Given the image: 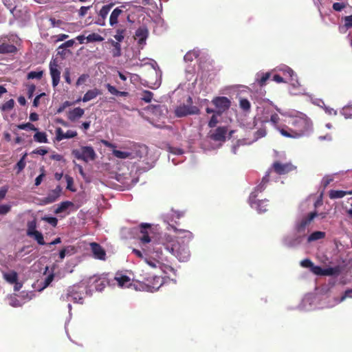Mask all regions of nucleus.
I'll list each match as a JSON object with an SVG mask.
<instances>
[{
	"instance_id": "f257e3e1",
	"label": "nucleus",
	"mask_w": 352,
	"mask_h": 352,
	"mask_svg": "<svg viewBox=\"0 0 352 352\" xmlns=\"http://www.w3.org/2000/svg\"><path fill=\"white\" fill-rule=\"evenodd\" d=\"M177 234L175 239L170 236L166 237L165 248L177 258L179 261H187L190 257L188 243L193 238L192 233L187 230L172 226Z\"/></svg>"
},
{
	"instance_id": "f03ea898",
	"label": "nucleus",
	"mask_w": 352,
	"mask_h": 352,
	"mask_svg": "<svg viewBox=\"0 0 352 352\" xmlns=\"http://www.w3.org/2000/svg\"><path fill=\"white\" fill-rule=\"evenodd\" d=\"M288 124L289 126L277 127L280 134L286 138L298 139L309 135L312 131V122L305 115L291 117Z\"/></svg>"
},
{
	"instance_id": "7ed1b4c3",
	"label": "nucleus",
	"mask_w": 352,
	"mask_h": 352,
	"mask_svg": "<svg viewBox=\"0 0 352 352\" xmlns=\"http://www.w3.org/2000/svg\"><path fill=\"white\" fill-rule=\"evenodd\" d=\"M72 155L76 160H82L86 163L94 161L97 157L94 148L91 146H82L79 148L73 149Z\"/></svg>"
},
{
	"instance_id": "20e7f679",
	"label": "nucleus",
	"mask_w": 352,
	"mask_h": 352,
	"mask_svg": "<svg viewBox=\"0 0 352 352\" xmlns=\"http://www.w3.org/2000/svg\"><path fill=\"white\" fill-rule=\"evenodd\" d=\"M188 104H181L175 109V115L177 118H182L189 115H198L200 113L199 109L192 105V99L189 96L187 99Z\"/></svg>"
},
{
	"instance_id": "39448f33",
	"label": "nucleus",
	"mask_w": 352,
	"mask_h": 352,
	"mask_svg": "<svg viewBox=\"0 0 352 352\" xmlns=\"http://www.w3.org/2000/svg\"><path fill=\"white\" fill-rule=\"evenodd\" d=\"M211 102L216 108L215 113L219 116L228 110L231 106L230 100L226 96H216Z\"/></svg>"
},
{
	"instance_id": "423d86ee",
	"label": "nucleus",
	"mask_w": 352,
	"mask_h": 352,
	"mask_svg": "<svg viewBox=\"0 0 352 352\" xmlns=\"http://www.w3.org/2000/svg\"><path fill=\"white\" fill-rule=\"evenodd\" d=\"M79 289L80 287L78 285L69 287L67 289L66 294L62 295L60 298L63 301L72 300L74 302L82 304L83 298Z\"/></svg>"
},
{
	"instance_id": "0eeeda50",
	"label": "nucleus",
	"mask_w": 352,
	"mask_h": 352,
	"mask_svg": "<svg viewBox=\"0 0 352 352\" xmlns=\"http://www.w3.org/2000/svg\"><path fill=\"white\" fill-rule=\"evenodd\" d=\"M154 253L148 254L145 253L144 262L151 268L157 269L163 267V260L161 254L160 255L158 252L156 251L155 255Z\"/></svg>"
},
{
	"instance_id": "6e6552de",
	"label": "nucleus",
	"mask_w": 352,
	"mask_h": 352,
	"mask_svg": "<svg viewBox=\"0 0 352 352\" xmlns=\"http://www.w3.org/2000/svg\"><path fill=\"white\" fill-rule=\"evenodd\" d=\"M114 279L117 281L118 286L120 287H130L133 286L136 290H141L140 287L138 284V283H139L138 281L134 282L133 280V283H131V278L128 276L120 272L116 274Z\"/></svg>"
},
{
	"instance_id": "1a4fd4ad",
	"label": "nucleus",
	"mask_w": 352,
	"mask_h": 352,
	"mask_svg": "<svg viewBox=\"0 0 352 352\" xmlns=\"http://www.w3.org/2000/svg\"><path fill=\"white\" fill-rule=\"evenodd\" d=\"M296 167L292 163H281L278 161L274 162L269 170L274 171L276 174L281 175L287 174L294 170Z\"/></svg>"
},
{
	"instance_id": "9d476101",
	"label": "nucleus",
	"mask_w": 352,
	"mask_h": 352,
	"mask_svg": "<svg viewBox=\"0 0 352 352\" xmlns=\"http://www.w3.org/2000/svg\"><path fill=\"white\" fill-rule=\"evenodd\" d=\"M50 72L52 79V86L56 87L60 82V67L56 59L51 60L50 63Z\"/></svg>"
},
{
	"instance_id": "9b49d317",
	"label": "nucleus",
	"mask_w": 352,
	"mask_h": 352,
	"mask_svg": "<svg viewBox=\"0 0 352 352\" xmlns=\"http://www.w3.org/2000/svg\"><path fill=\"white\" fill-rule=\"evenodd\" d=\"M228 131V126H218L215 130L209 132L208 137L215 142H225Z\"/></svg>"
},
{
	"instance_id": "f8f14e48",
	"label": "nucleus",
	"mask_w": 352,
	"mask_h": 352,
	"mask_svg": "<svg viewBox=\"0 0 352 352\" xmlns=\"http://www.w3.org/2000/svg\"><path fill=\"white\" fill-rule=\"evenodd\" d=\"M17 51V47L7 37H0V54H14Z\"/></svg>"
},
{
	"instance_id": "ddd939ff",
	"label": "nucleus",
	"mask_w": 352,
	"mask_h": 352,
	"mask_svg": "<svg viewBox=\"0 0 352 352\" xmlns=\"http://www.w3.org/2000/svg\"><path fill=\"white\" fill-rule=\"evenodd\" d=\"M101 143L106 147L112 149V154L117 158L119 159H126L131 157V153L129 152H124L119 150H116V146L114 144L109 142L107 140H102Z\"/></svg>"
},
{
	"instance_id": "4468645a",
	"label": "nucleus",
	"mask_w": 352,
	"mask_h": 352,
	"mask_svg": "<svg viewBox=\"0 0 352 352\" xmlns=\"http://www.w3.org/2000/svg\"><path fill=\"white\" fill-rule=\"evenodd\" d=\"M113 6V3H109L104 5L98 12V16L96 23L100 26L105 25L106 19L109 14L110 10Z\"/></svg>"
},
{
	"instance_id": "2eb2a0df",
	"label": "nucleus",
	"mask_w": 352,
	"mask_h": 352,
	"mask_svg": "<svg viewBox=\"0 0 352 352\" xmlns=\"http://www.w3.org/2000/svg\"><path fill=\"white\" fill-rule=\"evenodd\" d=\"M270 170H268L266 173L265 175L263 177L261 184L258 185L255 188L254 190L250 194V201H252L253 202V199H256L258 194L259 192H263L265 189L267 184L270 181Z\"/></svg>"
},
{
	"instance_id": "dca6fc26",
	"label": "nucleus",
	"mask_w": 352,
	"mask_h": 352,
	"mask_svg": "<svg viewBox=\"0 0 352 352\" xmlns=\"http://www.w3.org/2000/svg\"><path fill=\"white\" fill-rule=\"evenodd\" d=\"M91 252L95 258L104 261L106 259V252L104 249L96 242L90 243Z\"/></svg>"
},
{
	"instance_id": "f3484780",
	"label": "nucleus",
	"mask_w": 352,
	"mask_h": 352,
	"mask_svg": "<svg viewBox=\"0 0 352 352\" xmlns=\"http://www.w3.org/2000/svg\"><path fill=\"white\" fill-rule=\"evenodd\" d=\"M62 188L57 186L55 189L50 190L47 195L42 199L44 204H49L54 202L60 195Z\"/></svg>"
},
{
	"instance_id": "a211bd4d",
	"label": "nucleus",
	"mask_w": 352,
	"mask_h": 352,
	"mask_svg": "<svg viewBox=\"0 0 352 352\" xmlns=\"http://www.w3.org/2000/svg\"><path fill=\"white\" fill-rule=\"evenodd\" d=\"M126 8L125 5H121L120 6L116 7L111 12L109 16V25L111 27H114L118 23V18L124 12V9Z\"/></svg>"
},
{
	"instance_id": "6ab92c4d",
	"label": "nucleus",
	"mask_w": 352,
	"mask_h": 352,
	"mask_svg": "<svg viewBox=\"0 0 352 352\" xmlns=\"http://www.w3.org/2000/svg\"><path fill=\"white\" fill-rule=\"evenodd\" d=\"M141 289H146L150 292L157 290L162 285V278L160 276H155L153 278V283L150 285L148 283L144 284L142 283H138Z\"/></svg>"
},
{
	"instance_id": "aec40b11",
	"label": "nucleus",
	"mask_w": 352,
	"mask_h": 352,
	"mask_svg": "<svg viewBox=\"0 0 352 352\" xmlns=\"http://www.w3.org/2000/svg\"><path fill=\"white\" fill-rule=\"evenodd\" d=\"M140 234L141 235L139 236V239L142 245H146L151 242V238L148 235L147 229L151 228V226L149 223H142L140 226Z\"/></svg>"
},
{
	"instance_id": "412c9836",
	"label": "nucleus",
	"mask_w": 352,
	"mask_h": 352,
	"mask_svg": "<svg viewBox=\"0 0 352 352\" xmlns=\"http://www.w3.org/2000/svg\"><path fill=\"white\" fill-rule=\"evenodd\" d=\"M77 135L78 133L76 131L68 130L66 133H64L60 127H58L56 129V139L58 142L64 139L75 138Z\"/></svg>"
},
{
	"instance_id": "4be33fe9",
	"label": "nucleus",
	"mask_w": 352,
	"mask_h": 352,
	"mask_svg": "<svg viewBox=\"0 0 352 352\" xmlns=\"http://www.w3.org/2000/svg\"><path fill=\"white\" fill-rule=\"evenodd\" d=\"M148 36V30L146 27H140L135 33V38L138 40L139 45L146 43V40Z\"/></svg>"
},
{
	"instance_id": "5701e85b",
	"label": "nucleus",
	"mask_w": 352,
	"mask_h": 352,
	"mask_svg": "<svg viewBox=\"0 0 352 352\" xmlns=\"http://www.w3.org/2000/svg\"><path fill=\"white\" fill-rule=\"evenodd\" d=\"M318 215L317 212H311L308 214L307 217H305L301 219L300 223L297 226V230L298 232L304 231L305 228L311 223V221Z\"/></svg>"
},
{
	"instance_id": "b1692460",
	"label": "nucleus",
	"mask_w": 352,
	"mask_h": 352,
	"mask_svg": "<svg viewBox=\"0 0 352 352\" xmlns=\"http://www.w3.org/2000/svg\"><path fill=\"white\" fill-rule=\"evenodd\" d=\"M252 207H255L259 212H265L268 210L270 207L269 201L267 199H262L256 201L253 199V202L250 201Z\"/></svg>"
},
{
	"instance_id": "393cba45",
	"label": "nucleus",
	"mask_w": 352,
	"mask_h": 352,
	"mask_svg": "<svg viewBox=\"0 0 352 352\" xmlns=\"http://www.w3.org/2000/svg\"><path fill=\"white\" fill-rule=\"evenodd\" d=\"M101 94H102V92L100 89H98L97 88H94L93 89L88 90L83 96L82 100L84 102H88V101L96 98L98 96L101 95ZM80 100H81V99L78 98L76 100V102H78Z\"/></svg>"
},
{
	"instance_id": "a878e982",
	"label": "nucleus",
	"mask_w": 352,
	"mask_h": 352,
	"mask_svg": "<svg viewBox=\"0 0 352 352\" xmlns=\"http://www.w3.org/2000/svg\"><path fill=\"white\" fill-rule=\"evenodd\" d=\"M85 113L83 109L80 107H76L71 110L68 113V119L71 121H75L76 120L81 118Z\"/></svg>"
},
{
	"instance_id": "bb28decb",
	"label": "nucleus",
	"mask_w": 352,
	"mask_h": 352,
	"mask_svg": "<svg viewBox=\"0 0 352 352\" xmlns=\"http://www.w3.org/2000/svg\"><path fill=\"white\" fill-rule=\"evenodd\" d=\"M347 195H352V190L345 191L331 190L329 193V196L331 199L342 198Z\"/></svg>"
},
{
	"instance_id": "cd10ccee",
	"label": "nucleus",
	"mask_w": 352,
	"mask_h": 352,
	"mask_svg": "<svg viewBox=\"0 0 352 352\" xmlns=\"http://www.w3.org/2000/svg\"><path fill=\"white\" fill-rule=\"evenodd\" d=\"M105 87H107L108 91L113 95L122 97H126L129 95V92L118 91L114 86L109 83H107Z\"/></svg>"
},
{
	"instance_id": "c85d7f7f",
	"label": "nucleus",
	"mask_w": 352,
	"mask_h": 352,
	"mask_svg": "<svg viewBox=\"0 0 352 352\" xmlns=\"http://www.w3.org/2000/svg\"><path fill=\"white\" fill-rule=\"evenodd\" d=\"M3 278L10 284H14V283L18 280V274L16 272L12 270L10 272H5L3 274Z\"/></svg>"
},
{
	"instance_id": "c756f323",
	"label": "nucleus",
	"mask_w": 352,
	"mask_h": 352,
	"mask_svg": "<svg viewBox=\"0 0 352 352\" xmlns=\"http://www.w3.org/2000/svg\"><path fill=\"white\" fill-rule=\"evenodd\" d=\"M9 10L13 16L16 19H22L25 13L26 12L25 10H23L20 9L18 6H15L14 7H9Z\"/></svg>"
},
{
	"instance_id": "7c9ffc66",
	"label": "nucleus",
	"mask_w": 352,
	"mask_h": 352,
	"mask_svg": "<svg viewBox=\"0 0 352 352\" xmlns=\"http://www.w3.org/2000/svg\"><path fill=\"white\" fill-rule=\"evenodd\" d=\"M271 76V74L270 72L262 73L260 75H258L256 81L259 85V86L263 87L265 85L266 82L270 79Z\"/></svg>"
},
{
	"instance_id": "2f4dec72",
	"label": "nucleus",
	"mask_w": 352,
	"mask_h": 352,
	"mask_svg": "<svg viewBox=\"0 0 352 352\" xmlns=\"http://www.w3.org/2000/svg\"><path fill=\"white\" fill-rule=\"evenodd\" d=\"M126 33V28H123L122 26H120L119 28L116 29L114 38L117 41L122 42L125 37Z\"/></svg>"
},
{
	"instance_id": "473e14b6",
	"label": "nucleus",
	"mask_w": 352,
	"mask_h": 352,
	"mask_svg": "<svg viewBox=\"0 0 352 352\" xmlns=\"http://www.w3.org/2000/svg\"><path fill=\"white\" fill-rule=\"evenodd\" d=\"M325 232L322 231H315L312 232L308 237V241H314L325 237Z\"/></svg>"
},
{
	"instance_id": "72a5a7b5",
	"label": "nucleus",
	"mask_w": 352,
	"mask_h": 352,
	"mask_svg": "<svg viewBox=\"0 0 352 352\" xmlns=\"http://www.w3.org/2000/svg\"><path fill=\"white\" fill-rule=\"evenodd\" d=\"M8 304L13 307H21L22 304L16 298V294H10L7 297Z\"/></svg>"
},
{
	"instance_id": "f704fd0d",
	"label": "nucleus",
	"mask_w": 352,
	"mask_h": 352,
	"mask_svg": "<svg viewBox=\"0 0 352 352\" xmlns=\"http://www.w3.org/2000/svg\"><path fill=\"white\" fill-rule=\"evenodd\" d=\"M73 203L69 201H63L54 210L55 214H59L67 210L69 206H72Z\"/></svg>"
},
{
	"instance_id": "c9c22d12",
	"label": "nucleus",
	"mask_w": 352,
	"mask_h": 352,
	"mask_svg": "<svg viewBox=\"0 0 352 352\" xmlns=\"http://www.w3.org/2000/svg\"><path fill=\"white\" fill-rule=\"evenodd\" d=\"M34 139L37 142H40V143H47V135L45 132H36L34 135Z\"/></svg>"
},
{
	"instance_id": "e433bc0d",
	"label": "nucleus",
	"mask_w": 352,
	"mask_h": 352,
	"mask_svg": "<svg viewBox=\"0 0 352 352\" xmlns=\"http://www.w3.org/2000/svg\"><path fill=\"white\" fill-rule=\"evenodd\" d=\"M120 42L117 41L113 47V49L111 50V54L113 57L116 58L119 57L122 55V49H121V45L120 43Z\"/></svg>"
},
{
	"instance_id": "4c0bfd02",
	"label": "nucleus",
	"mask_w": 352,
	"mask_h": 352,
	"mask_svg": "<svg viewBox=\"0 0 352 352\" xmlns=\"http://www.w3.org/2000/svg\"><path fill=\"white\" fill-rule=\"evenodd\" d=\"M239 107L244 111H249L251 109V104L246 98H241L239 100Z\"/></svg>"
},
{
	"instance_id": "58836bf2",
	"label": "nucleus",
	"mask_w": 352,
	"mask_h": 352,
	"mask_svg": "<svg viewBox=\"0 0 352 352\" xmlns=\"http://www.w3.org/2000/svg\"><path fill=\"white\" fill-rule=\"evenodd\" d=\"M86 39L87 41V42H100V41H102L104 40V38L97 34V33H92L91 34H89L87 37H86Z\"/></svg>"
},
{
	"instance_id": "ea45409f",
	"label": "nucleus",
	"mask_w": 352,
	"mask_h": 352,
	"mask_svg": "<svg viewBox=\"0 0 352 352\" xmlns=\"http://www.w3.org/2000/svg\"><path fill=\"white\" fill-rule=\"evenodd\" d=\"M14 100L13 99H10L9 100L6 102L1 106L0 109L2 111H10L11 109H12L14 108Z\"/></svg>"
},
{
	"instance_id": "a19ab883",
	"label": "nucleus",
	"mask_w": 352,
	"mask_h": 352,
	"mask_svg": "<svg viewBox=\"0 0 352 352\" xmlns=\"http://www.w3.org/2000/svg\"><path fill=\"white\" fill-rule=\"evenodd\" d=\"M340 113L346 119L352 118V105L344 107L340 111Z\"/></svg>"
},
{
	"instance_id": "79ce46f5",
	"label": "nucleus",
	"mask_w": 352,
	"mask_h": 352,
	"mask_svg": "<svg viewBox=\"0 0 352 352\" xmlns=\"http://www.w3.org/2000/svg\"><path fill=\"white\" fill-rule=\"evenodd\" d=\"M31 237H34V239L37 241V243L41 245H45V242L44 241L43 236L41 232L39 231L34 232L32 234Z\"/></svg>"
},
{
	"instance_id": "37998d69",
	"label": "nucleus",
	"mask_w": 352,
	"mask_h": 352,
	"mask_svg": "<svg viewBox=\"0 0 352 352\" xmlns=\"http://www.w3.org/2000/svg\"><path fill=\"white\" fill-rule=\"evenodd\" d=\"M340 270L338 267H328L323 269V274L322 276H333L336 274H338Z\"/></svg>"
},
{
	"instance_id": "c03bdc74",
	"label": "nucleus",
	"mask_w": 352,
	"mask_h": 352,
	"mask_svg": "<svg viewBox=\"0 0 352 352\" xmlns=\"http://www.w3.org/2000/svg\"><path fill=\"white\" fill-rule=\"evenodd\" d=\"M36 221H29L28 223V230H27V234L29 236H32V234L34 232H37L38 230H36Z\"/></svg>"
},
{
	"instance_id": "a18cd8bd",
	"label": "nucleus",
	"mask_w": 352,
	"mask_h": 352,
	"mask_svg": "<svg viewBox=\"0 0 352 352\" xmlns=\"http://www.w3.org/2000/svg\"><path fill=\"white\" fill-rule=\"evenodd\" d=\"M43 76V71H32V72H30L28 73V79L36 78L38 80H40L42 78Z\"/></svg>"
},
{
	"instance_id": "49530a36",
	"label": "nucleus",
	"mask_w": 352,
	"mask_h": 352,
	"mask_svg": "<svg viewBox=\"0 0 352 352\" xmlns=\"http://www.w3.org/2000/svg\"><path fill=\"white\" fill-rule=\"evenodd\" d=\"M16 127L19 129H21V130L30 129L32 131H37V129L34 126V125L30 122L19 124L16 126Z\"/></svg>"
},
{
	"instance_id": "de8ad7c7",
	"label": "nucleus",
	"mask_w": 352,
	"mask_h": 352,
	"mask_svg": "<svg viewBox=\"0 0 352 352\" xmlns=\"http://www.w3.org/2000/svg\"><path fill=\"white\" fill-rule=\"evenodd\" d=\"M153 94L150 91H144L141 99L145 102H150L153 99Z\"/></svg>"
},
{
	"instance_id": "09e8293b",
	"label": "nucleus",
	"mask_w": 352,
	"mask_h": 352,
	"mask_svg": "<svg viewBox=\"0 0 352 352\" xmlns=\"http://www.w3.org/2000/svg\"><path fill=\"white\" fill-rule=\"evenodd\" d=\"M42 220L47 222L53 227H56L58 224V219L56 217L45 216L42 217Z\"/></svg>"
},
{
	"instance_id": "8fccbe9b",
	"label": "nucleus",
	"mask_w": 352,
	"mask_h": 352,
	"mask_svg": "<svg viewBox=\"0 0 352 352\" xmlns=\"http://www.w3.org/2000/svg\"><path fill=\"white\" fill-rule=\"evenodd\" d=\"M106 280L104 278H100L96 280V289L102 291L106 286Z\"/></svg>"
},
{
	"instance_id": "3c124183",
	"label": "nucleus",
	"mask_w": 352,
	"mask_h": 352,
	"mask_svg": "<svg viewBox=\"0 0 352 352\" xmlns=\"http://www.w3.org/2000/svg\"><path fill=\"white\" fill-rule=\"evenodd\" d=\"M65 179L67 182V188L72 192H75L76 189L73 188V185H74L73 178L71 176L66 175L65 176Z\"/></svg>"
},
{
	"instance_id": "603ef678",
	"label": "nucleus",
	"mask_w": 352,
	"mask_h": 352,
	"mask_svg": "<svg viewBox=\"0 0 352 352\" xmlns=\"http://www.w3.org/2000/svg\"><path fill=\"white\" fill-rule=\"evenodd\" d=\"M40 171L41 174L35 179L34 184L36 186H39L43 180V178L45 177V170L44 167L41 168Z\"/></svg>"
},
{
	"instance_id": "864d4df0",
	"label": "nucleus",
	"mask_w": 352,
	"mask_h": 352,
	"mask_svg": "<svg viewBox=\"0 0 352 352\" xmlns=\"http://www.w3.org/2000/svg\"><path fill=\"white\" fill-rule=\"evenodd\" d=\"M26 155H24L21 160L16 163V168H17V173L21 172L23 170L25 166V157Z\"/></svg>"
},
{
	"instance_id": "5fc2aeb1",
	"label": "nucleus",
	"mask_w": 352,
	"mask_h": 352,
	"mask_svg": "<svg viewBox=\"0 0 352 352\" xmlns=\"http://www.w3.org/2000/svg\"><path fill=\"white\" fill-rule=\"evenodd\" d=\"M217 116H219L217 115L216 113L213 114L211 116V118H210V120L208 122V126L210 128L215 127L216 125L217 124V123L219 122L218 119H217Z\"/></svg>"
},
{
	"instance_id": "6e6d98bb",
	"label": "nucleus",
	"mask_w": 352,
	"mask_h": 352,
	"mask_svg": "<svg viewBox=\"0 0 352 352\" xmlns=\"http://www.w3.org/2000/svg\"><path fill=\"white\" fill-rule=\"evenodd\" d=\"M89 78V76L87 74H83L80 75L76 82V85L79 86L80 85L84 84Z\"/></svg>"
},
{
	"instance_id": "4d7b16f0",
	"label": "nucleus",
	"mask_w": 352,
	"mask_h": 352,
	"mask_svg": "<svg viewBox=\"0 0 352 352\" xmlns=\"http://www.w3.org/2000/svg\"><path fill=\"white\" fill-rule=\"evenodd\" d=\"M160 270L164 273V274H169V272H172L173 274H175V270L173 267H172L170 265H166L163 263V267H160Z\"/></svg>"
},
{
	"instance_id": "13d9d810",
	"label": "nucleus",
	"mask_w": 352,
	"mask_h": 352,
	"mask_svg": "<svg viewBox=\"0 0 352 352\" xmlns=\"http://www.w3.org/2000/svg\"><path fill=\"white\" fill-rule=\"evenodd\" d=\"M346 6V4L344 3H339V2H336V3H334L332 6V8L333 9L335 10V11H337V12H340L342 11L344 8H345Z\"/></svg>"
},
{
	"instance_id": "bf43d9fd",
	"label": "nucleus",
	"mask_w": 352,
	"mask_h": 352,
	"mask_svg": "<svg viewBox=\"0 0 352 352\" xmlns=\"http://www.w3.org/2000/svg\"><path fill=\"white\" fill-rule=\"evenodd\" d=\"M344 27L347 29L352 28V14L343 18Z\"/></svg>"
},
{
	"instance_id": "052dcab7",
	"label": "nucleus",
	"mask_w": 352,
	"mask_h": 352,
	"mask_svg": "<svg viewBox=\"0 0 352 352\" xmlns=\"http://www.w3.org/2000/svg\"><path fill=\"white\" fill-rule=\"evenodd\" d=\"M91 7L92 5L88 6H82L78 10L79 16L84 17L87 14L88 10H90Z\"/></svg>"
},
{
	"instance_id": "680f3d73",
	"label": "nucleus",
	"mask_w": 352,
	"mask_h": 352,
	"mask_svg": "<svg viewBox=\"0 0 352 352\" xmlns=\"http://www.w3.org/2000/svg\"><path fill=\"white\" fill-rule=\"evenodd\" d=\"M311 272L318 276H322L323 274V269L320 266H316L314 265H313V267L311 269Z\"/></svg>"
},
{
	"instance_id": "e2e57ef3",
	"label": "nucleus",
	"mask_w": 352,
	"mask_h": 352,
	"mask_svg": "<svg viewBox=\"0 0 352 352\" xmlns=\"http://www.w3.org/2000/svg\"><path fill=\"white\" fill-rule=\"evenodd\" d=\"M54 274L53 273L49 274L45 278V279L43 282V288H45V287H48L50 285V283L52 282V280H54Z\"/></svg>"
},
{
	"instance_id": "0e129e2a",
	"label": "nucleus",
	"mask_w": 352,
	"mask_h": 352,
	"mask_svg": "<svg viewBox=\"0 0 352 352\" xmlns=\"http://www.w3.org/2000/svg\"><path fill=\"white\" fill-rule=\"evenodd\" d=\"M280 121V118L277 113H273L271 115L270 117V122L275 126V127L277 129L278 127L277 124H278Z\"/></svg>"
},
{
	"instance_id": "69168bd1",
	"label": "nucleus",
	"mask_w": 352,
	"mask_h": 352,
	"mask_svg": "<svg viewBox=\"0 0 352 352\" xmlns=\"http://www.w3.org/2000/svg\"><path fill=\"white\" fill-rule=\"evenodd\" d=\"M50 21L52 28L60 27L63 24V21L61 20H57L55 18H50Z\"/></svg>"
},
{
	"instance_id": "338daca9",
	"label": "nucleus",
	"mask_w": 352,
	"mask_h": 352,
	"mask_svg": "<svg viewBox=\"0 0 352 352\" xmlns=\"http://www.w3.org/2000/svg\"><path fill=\"white\" fill-rule=\"evenodd\" d=\"M313 265H314L313 262L309 258L304 259V260L301 261V262H300V265L302 267H309L310 270L313 267Z\"/></svg>"
},
{
	"instance_id": "774afa93",
	"label": "nucleus",
	"mask_w": 352,
	"mask_h": 352,
	"mask_svg": "<svg viewBox=\"0 0 352 352\" xmlns=\"http://www.w3.org/2000/svg\"><path fill=\"white\" fill-rule=\"evenodd\" d=\"M11 206L7 204L0 205V214H6L10 211Z\"/></svg>"
}]
</instances>
